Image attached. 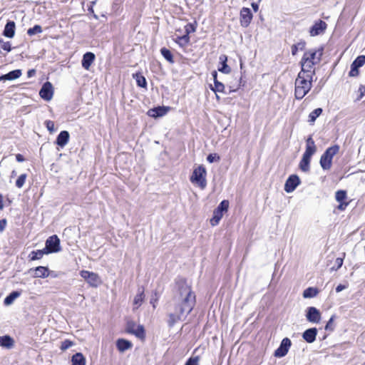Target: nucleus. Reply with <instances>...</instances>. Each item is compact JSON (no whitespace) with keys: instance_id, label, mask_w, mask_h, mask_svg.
Returning a JSON list of instances; mask_svg holds the SVG:
<instances>
[{"instance_id":"obj_1","label":"nucleus","mask_w":365,"mask_h":365,"mask_svg":"<svg viewBox=\"0 0 365 365\" xmlns=\"http://www.w3.org/2000/svg\"><path fill=\"white\" fill-rule=\"evenodd\" d=\"M195 296L190 286L184 279L176 282L174 297L168 307V324L173 327L177 322L183 321L192 310Z\"/></svg>"},{"instance_id":"obj_2","label":"nucleus","mask_w":365,"mask_h":365,"mask_svg":"<svg viewBox=\"0 0 365 365\" xmlns=\"http://www.w3.org/2000/svg\"><path fill=\"white\" fill-rule=\"evenodd\" d=\"M313 73L300 71L294 83V96L302 100L312 87Z\"/></svg>"},{"instance_id":"obj_3","label":"nucleus","mask_w":365,"mask_h":365,"mask_svg":"<svg viewBox=\"0 0 365 365\" xmlns=\"http://www.w3.org/2000/svg\"><path fill=\"white\" fill-rule=\"evenodd\" d=\"M322 56V50L311 49L305 52L301 61V71L313 73V75H314V70H312L313 66L320 61Z\"/></svg>"},{"instance_id":"obj_4","label":"nucleus","mask_w":365,"mask_h":365,"mask_svg":"<svg viewBox=\"0 0 365 365\" xmlns=\"http://www.w3.org/2000/svg\"><path fill=\"white\" fill-rule=\"evenodd\" d=\"M339 146L334 145L328 148L320 158V165L323 170H329L331 167L332 158L339 151Z\"/></svg>"},{"instance_id":"obj_5","label":"nucleus","mask_w":365,"mask_h":365,"mask_svg":"<svg viewBox=\"0 0 365 365\" xmlns=\"http://www.w3.org/2000/svg\"><path fill=\"white\" fill-rule=\"evenodd\" d=\"M206 175L205 168L203 165H199L194 169L190 177V181L201 189H204L207 185Z\"/></svg>"},{"instance_id":"obj_6","label":"nucleus","mask_w":365,"mask_h":365,"mask_svg":"<svg viewBox=\"0 0 365 365\" xmlns=\"http://www.w3.org/2000/svg\"><path fill=\"white\" fill-rule=\"evenodd\" d=\"M44 250L48 254L59 252L61 250L59 238L56 235L49 237L46 241Z\"/></svg>"},{"instance_id":"obj_7","label":"nucleus","mask_w":365,"mask_h":365,"mask_svg":"<svg viewBox=\"0 0 365 365\" xmlns=\"http://www.w3.org/2000/svg\"><path fill=\"white\" fill-rule=\"evenodd\" d=\"M80 275L91 286L96 287L100 283L101 279L98 274L89 272L87 270H82Z\"/></svg>"},{"instance_id":"obj_8","label":"nucleus","mask_w":365,"mask_h":365,"mask_svg":"<svg viewBox=\"0 0 365 365\" xmlns=\"http://www.w3.org/2000/svg\"><path fill=\"white\" fill-rule=\"evenodd\" d=\"M365 64V56H358L351 64V70L349 72V76L356 77L359 74V68Z\"/></svg>"},{"instance_id":"obj_9","label":"nucleus","mask_w":365,"mask_h":365,"mask_svg":"<svg viewBox=\"0 0 365 365\" xmlns=\"http://www.w3.org/2000/svg\"><path fill=\"white\" fill-rule=\"evenodd\" d=\"M322 314L319 309L314 307H309L306 310V319L313 324H318L321 321Z\"/></svg>"},{"instance_id":"obj_10","label":"nucleus","mask_w":365,"mask_h":365,"mask_svg":"<svg viewBox=\"0 0 365 365\" xmlns=\"http://www.w3.org/2000/svg\"><path fill=\"white\" fill-rule=\"evenodd\" d=\"M292 345L291 340L289 338H284L281 341L279 346L275 350L274 356L276 357H283L287 353Z\"/></svg>"},{"instance_id":"obj_11","label":"nucleus","mask_w":365,"mask_h":365,"mask_svg":"<svg viewBox=\"0 0 365 365\" xmlns=\"http://www.w3.org/2000/svg\"><path fill=\"white\" fill-rule=\"evenodd\" d=\"M40 96L45 101H50L53 98V88L51 83L47 81L43 83L39 91Z\"/></svg>"},{"instance_id":"obj_12","label":"nucleus","mask_w":365,"mask_h":365,"mask_svg":"<svg viewBox=\"0 0 365 365\" xmlns=\"http://www.w3.org/2000/svg\"><path fill=\"white\" fill-rule=\"evenodd\" d=\"M300 184V179L297 175H290L284 184V190L287 193L293 192Z\"/></svg>"},{"instance_id":"obj_13","label":"nucleus","mask_w":365,"mask_h":365,"mask_svg":"<svg viewBox=\"0 0 365 365\" xmlns=\"http://www.w3.org/2000/svg\"><path fill=\"white\" fill-rule=\"evenodd\" d=\"M253 18L251 10L249 8L243 7L240 11V24L242 27L247 28L251 23Z\"/></svg>"},{"instance_id":"obj_14","label":"nucleus","mask_w":365,"mask_h":365,"mask_svg":"<svg viewBox=\"0 0 365 365\" xmlns=\"http://www.w3.org/2000/svg\"><path fill=\"white\" fill-rule=\"evenodd\" d=\"M127 331L129 333L135 334L138 338H143L145 335V330L142 325L136 324L131 322H128L127 325Z\"/></svg>"},{"instance_id":"obj_15","label":"nucleus","mask_w":365,"mask_h":365,"mask_svg":"<svg viewBox=\"0 0 365 365\" xmlns=\"http://www.w3.org/2000/svg\"><path fill=\"white\" fill-rule=\"evenodd\" d=\"M327 26V24L324 21L319 20L311 27L309 31L310 35L312 36H315L323 34L325 31Z\"/></svg>"},{"instance_id":"obj_16","label":"nucleus","mask_w":365,"mask_h":365,"mask_svg":"<svg viewBox=\"0 0 365 365\" xmlns=\"http://www.w3.org/2000/svg\"><path fill=\"white\" fill-rule=\"evenodd\" d=\"M317 147L312 136H309L307 139L306 150L303 155L309 158H312V156L316 153Z\"/></svg>"},{"instance_id":"obj_17","label":"nucleus","mask_w":365,"mask_h":365,"mask_svg":"<svg viewBox=\"0 0 365 365\" xmlns=\"http://www.w3.org/2000/svg\"><path fill=\"white\" fill-rule=\"evenodd\" d=\"M317 335V328H309L304 331V333L302 334V338L305 341L311 344L316 340Z\"/></svg>"},{"instance_id":"obj_18","label":"nucleus","mask_w":365,"mask_h":365,"mask_svg":"<svg viewBox=\"0 0 365 365\" xmlns=\"http://www.w3.org/2000/svg\"><path fill=\"white\" fill-rule=\"evenodd\" d=\"M94 60H95V55H94V53H93L91 52L86 53L83 55V56L82 66L86 70H89L90 66L93 63Z\"/></svg>"},{"instance_id":"obj_19","label":"nucleus","mask_w":365,"mask_h":365,"mask_svg":"<svg viewBox=\"0 0 365 365\" xmlns=\"http://www.w3.org/2000/svg\"><path fill=\"white\" fill-rule=\"evenodd\" d=\"M168 110V108L166 107H158L148 110V115L153 118H158L163 116L166 114Z\"/></svg>"},{"instance_id":"obj_20","label":"nucleus","mask_w":365,"mask_h":365,"mask_svg":"<svg viewBox=\"0 0 365 365\" xmlns=\"http://www.w3.org/2000/svg\"><path fill=\"white\" fill-rule=\"evenodd\" d=\"M69 140V133L66 130L61 131L57 138L56 143L61 148H63L68 142Z\"/></svg>"},{"instance_id":"obj_21","label":"nucleus","mask_w":365,"mask_h":365,"mask_svg":"<svg viewBox=\"0 0 365 365\" xmlns=\"http://www.w3.org/2000/svg\"><path fill=\"white\" fill-rule=\"evenodd\" d=\"M14 346V340L9 335L0 336V346L11 349Z\"/></svg>"},{"instance_id":"obj_22","label":"nucleus","mask_w":365,"mask_h":365,"mask_svg":"<svg viewBox=\"0 0 365 365\" xmlns=\"http://www.w3.org/2000/svg\"><path fill=\"white\" fill-rule=\"evenodd\" d=\"M21 76V70L16 69L9 72L8 73L1 76L2 81H13L19 78Z\"/></svg>"},{"instance_id":"obj_23","label":"nucleus","mask_w":365,"mask_h":365,"mask_svg":"<svg viewBox=\"0 0 365 365\" xmlns=\"http://www.w3.org/2000/svg\"><path fill=\"white\" fill-rule=\"evenodd\" d=\"M144 291L139 289L138 294L135 295L133 299V310L138 309L141 306L144 301Z\"/></svg>"},{"instance_id":"obj_24","label":"nucleus","mask_w":365,"mask_h":365,"mask_svg":"<svg viewBox=\"0 0 365 365\" xmlns=\"http://www.w3.org/2000/svg\"><path fill=\"white\" fill-rule=\"evenodd\" d=\"M34 277H41V278H46L49 275L48 269L46 267L39 266L35 268L34 270Z\"/></svg>"},{"instance_id":"obj_25","label":"nucleus","mask_w":365,"mask_h":365,"mask_svg":"<svg viewBox=\"0 0 365 365\" xmlns=\"http://www.w3.org/2000/svg\"><path fill=\"white\" fill-rule=\"evenodd\" d=\"M15 34V23L14 21H9L5 26L4 30V35L9 38H12Z\"/></svg>"},{"instance_id":"obj_26","label":"nucleus","mask_w":365,"mask_h":365,"mask_svg":"<svg viewBox=\"0 0 365 365\" xmlns=\"http://www.w3.org/2000/svg\"><path fill=\"white\" fill-rule=\"evenodd\" d=\"M116 346L120 351L123 352L130 349L132 344L128 340L120 339L117 341Z\"/></svg>"},{"instance_id":"obj_27","label":"nucleus","mask_w":365,"mask_h":365,"mask_svg":"<svg viewBox=\"0 0 365 365\" xmlns=\"http://www.w3.org/2000/svg\"><path fill=\"white\" fill-rule=\"evenodd\" d=\"M212 76H213V78H214V83H215V86L214 87H212V90L214 91V92H224V90H225V86L223 83L219 82L217 80V72L216 71H214L212 73Z\"/></svg>"},{"instance_id":"obj_28","label":"nucleus","mask_w":365,"mask_h":365,"mask_svg":"<svg viewBox=\"0 0 365 365\" xmlns=\"http://www.w3.org/2000/svg\"><path fill=\"white\" fill-rule=\"evenodd\" d=\"M72 365H86V359L81 353L75 354L71 359Z\"/></svg>"},{"instance_id":"obj_29","label":"nucleus","mask_w":365,"mask_h":365,"mask_svg":"<svg viewBox=\"0 0 365 365\" xmlns=\"http://www.w3.org/2000/svg\"><path fill=\"white\" fill-rule=\"evenodd\" d=\"M310 161L311 158L302 155V158L299 163V168L304 173H307L310 170Z\"/></svg>"},{"instance_id":"obj_30","label":"nucleus","mask_w":365,"mask_h":365,"mask_svg":"<svg viewBox=\"0 0 365 365\" xmlns=\"http://www.w3.org/2000/svg\"><path fill=\"white\" fill-rule=\"evenodd\" d=\"M220 61L222 63V67L219 68V71L224 73H229L231 71L230 68L227 64V57L225 55H221L220 56Z\"/></svg>"},{"instance_id":"obj_31","label":"nucleus","mask_w":365,"mask_h":365,"mask_svg":"<svg viewBox=\"0 0 365 365\" xmlns=\"http://www.w3.org/2000/svg\"><path fill=\"white\" fill-rule=\"evenodd\" d=\"M47 254L48 253L46 252V250L43 248V250H38L36 251L31 252L29 257L31 260H36V259H41L44 255H47Z\"/></svg>"},{"instance_id":"obj_32","label":"nucleus","mask_w":365,"mask_h":365,"mask_svg":"<svg viewBox=\"0 0 365 365\" xmlns=\"http://www.w3.org/2000/svg\"><path fill=\"white\" fill-rule=\"evenodd\" d=\"M21 293L19 292H12L4 299V304L10 305L14 301L20 296Z\"/></svg>"},{"instance_id":"obj_33","label":"nucleus","mask_w":365,"mask_h":365,"mask_svg":"<svg viewBox=\"0 0 365 365\" xmlns=\"http://www.w3.org/2000/svg\"><path fill=\"white\" fill-rule=\"evenodd\" d=\"M223 216V213L220 212V211L217 210L216 209L214 210L213 217L210 220V223L212 226L217 225Z\"/></svg>"},{"instance_id":"obj_34","label":"nucleus","mask_w":365,"mask_h":365,"mask_svg":"<svg viewBox=\"0 0 365 365\" xmlns=\"http://www.w3.org/2000/svg\"><path fill=\"white\" fill-rule=\"evenodd\" d=\"M133 78L135 79L137 85L141 88H145L147 86L146 79L140 73L133 74Z\"/></svg>"},{"instance_id":"obj_35","label":"nucleus","mask_w":365,"mask_h":365,"mask_svg":"<svg viewBox=\"0 0 365 365\" xmlns=\"http://www.w3.org/2000/svg\"><path fill=\"white\" fill-rule=\"evenodd\" d=\"M318 294V291L316 288L309 287L306 289L303 292V297L304 298H312L317 296Z\"/></svg>"},{"instance_id":"obj_36","label":"nucleus","mask_w":365,"mask_h":365,"mask_svg":"<svg viewBox=\"0 0 365 365\" xmlns=\"http://www.w3.org/2000/svg\"><path fill=\"white\" fill-rule=\"evenodd\" d=\"M322 113V109L320 108L314 109L309 115V121L314 123L317 117H319Z\"/></svg>"},{"instance_id":"obj_37","label":"nucleus","mask_w":365,"mask_h":365,"mask_svg":"<svg viewBox=\"0 0 365 365\" xmlns=\"http://www.w3.org/2000/svg\"><path fill=\"white\" fill-rule=\"evenodd\" d=\"M160 53L162 54V56L168 61H169L170 63H173L174 61H173V56L171 53V52L170 51V50H168V48H162L160 49Z\"/></svg>"},{"instance_id":"obj_38","label":"nucleus","mask_w":365,"mask_h":365,"mask_svg":"<svg viewBox=\"0 0 365 365\" xmlns=\"http://www.w3.org/2000/svg\"><path fill=\"white\" fill-rule=\"evenodd\" d=\"M26 174H21L16 181V186L19 188H21L26 180Z\"/></svg>"},{"instance_id":"obj_39","label":"nucleus","mask_w":365,"mask_h":365,"mask_svg":"<svg viewBox=\"0 0 365 365\" xmlns=\"http://www.w3.org/2000/svg\"><path fill=\"white\" fill-rule=\"evenodd\" d=\"M41 32H42V29H41V27L39 25H35L34 27L30 28L27 31V34L29 36H33L34 34H40Z\"/></svg>"},{"instance_id":"obj_40","label":"nucleus","mask_w":365,"mask_h":365,"mask_svg":"<svg viewBox=\"0 0 365 365\" xmlns=\"http://www.w3.org/2000/svg\"><path fill=\"white\" fill-rule=\"evenodd\" d=\"M335 197L336 201L341 202L346 199V193L344 190H339L336 192Z\"/></svg>"},{"instance_id":"obj_41","label":"nucleus","mask_w":365,"mask_h":365,"mask_svg":"<svg viewBox=\"0 0 365 365\" xmlns=\"http://www.w3.org/2000/svg\"><path fill=\"white\" fill-rule=\"evenodd\" d=\"M229 207V202L227 200H222L218 207L216 208L217 210L220 211L223 213L224 211H227Z\"/></svg>"},{"instance_id":"obj_42","label":"nucleus","mask_w":365,"mask_h":365,"mask_svg":"<svg viewBox=\"0 0 365 365\" xmlns=\"http://www.w3.org/2000/svg\"><path fill=\"white\" fill-rule=\"evenodd\" d=\"M0 48L7 52H9L11 50L10 42H5L1 39L0 40Z\"/></svg>"},{"instance_id":"obj_43","label":"nucleus","mask_w":365,"mask_h":365,"mask_svg":"<svg viewBox=\"0 0 365 365\" xmlns=\"http://www.w3.org/2000/svg\"><path fill=\"white\" fill-rule=\"evenodd\" d=\"M199 356L190 357L185 363V365H199Z\"/></svg>"},{"instance_id":"obj_44","label":"nucleus","mask_w":365,"mask_h":365,"mask_svg":"<svg viewBox=\"0 0 365 365\" xmlns=\"http://www.w3.org/2000/svg\"><path fill=\"white\" fill-rule=\"evenodd\" d=\"M334 316H332L329 320L328 321L327 324L325 326V329L327 331H333L334 329Z\"/></svg>"},{"instance_id":"obj_45","label":"nucleus","mask_w":365,"mask_h":365,"mask_svg":"<svg viewBox=\"0 0 365 365\" xmlns=\"http://www.w3.org/2000/svg\"><path fill=\"white\" fill-rule=\"evenodd\" d=\"M45 125L47 128V129L51 132L53 133L55 131V125L54 123L51 120H46Z\"/></svg>"},{"instance_id":"obj_46","label":"nucleus","mask_w":365,"mask_h":365,"mask_svg":"<svg viewBox=\"0 0 365 365\" xmlns=\"http://www.w3.org/2000/svg\"><path fill=\"white\" fill-rule=\"evenodd\" d=\"M207 160L209 163H212L220 160V157L217 154H210Z\"/></svg>"},{"instance_id":"obj_47","label":"nucleus","mask_w":365,"mask_h":365,"mask_svg":"<svg viewBox=\"0 0 365 365\" xmlns=\"http://www.w3.org/2000/svg\"><path fill=\"white\" fill-rule=\"evenodd\" d=\"M73 342L69 340H66L62 342L61 349V350H66L73 346Z\"/></svg>"},{"instance_id":"obj_48","label":"nucleus","mask_w":365,"mask_h":365,"mask_svg":"<svg viewBox=\"0 0 365 365\" xmlns=\"http://www.w3.org/2000/svg\"><path fill=\"white\" fill-rule=\"evenodd\" d=\"M359 92L360 93V96L359 97V99L362 98L365 96V86H360L359 88Z\"/></svg>"},{"instance_id":"obj_49","label":"nucleus","mask_w":365,"mask_h":365,"mask_svg":"<svg viewBox=\"0 0 365 365\" xmlns=\"http://www.w3.org/2000/svg\"><path fill=\"white\" fill-rule=\"evenodd\" d=\"M335 263L336 264V269H339L343 264V259L341 257H338L336 259Z\"/></svg>"},{"instance_id":"obj_50","label":"nucleus","mask_w":365,"mask_h":365,"mask_svg":"<svg viewBox=\"0 0 365 365\" xmlns=\"http://www.w3.org/2000/svg\"><path fill=\"white\" fill-rule=\"evenodd\" d=\"M6 225V220L5 219L0 220V232H3Z\"/></svg>"},{"instance_id":"obj_51","label":"nucleus","mask_w":365,"mask_h":365,"mask_svg":"<svg viewBox=\"0 0 365 365\" xmlns=\"http://www.w3.org/2000/svg\"><path fill=\"white\" fill-rule=\"evenodd\" d=\"M346 288V285L339 284V285L336 287V292H341L342 290L345 289Z\"/></svg>"},{"instance_id":"obj_52","label":"nucleus","mask_w":365,"mask_h":365,"mask_svg":"<svg viewBox=\"0 0 365 365\" xmlns=\"http://www.w3.org/2000/svg\"><path fill=\"white\" fill-rule=\"evenodd\" d=\"M36 73V70L35 69H31V70H29L28 72H27V76L29 78H31L32 76H34Z\"/></svg>"},{"instance_id":"obj_53","label":"nucleus","mask_w":365,"mask_h":365,"mask_svg":"<svg viewBox=\"0 0 365 365\" xmlns=\"http://www.w3.org/2000/svg\"><path fill=\"white\" fill-rule=\"evenodd\" d=\"M16 160H17L18 162H23V161H24V156H23L22 155H21V154H17V155H16Z\"/></svg>"},{"instance_id":"obj_54","label":"nucleus","mask_w":365,"mask_h":365,"mask_svg":"<svg viewBox=\"0 0 365 365\" xmlns=\"http://www.w3.org/2000/svg\"><path fill=\"white\" fill-rule=\"evenodd\" d=\"M190 29H191L192 31H195V28H194V26L192 24H187L186 26V31L187 33L190 32Z\"/></svg>"},{"instance_id":"obj_55","label":"nucleus","mask_w":365,"mask_h":365,"mask_svg":"<svg viewBox=\"0 0 365 365\" xmlns=\"http://www.w3.org/2000/svg\"><path fill=\"white\" fill-rule=\"evenodd\" d=\"M4 197L1 194H0V210H2L4 209Z\"/></svg>"},{"instance_id":"obj_56","label":"nucleus","mask_w":365,"mask_h":365,"mask_svg":"<svg viewBox=\"0 0 365 365\" xmlns=\"http://www.w3.org/2000/svg\"><path fill=\"white\" fill-rule=\"evenodd\" d=\"M252 7L255 12L259 9V5L256 3H252Z\"/></svg>"},{"instance_id":"obj_57","label":"nucleus","mask_w":365,"mask_h":365,"mask_svg":"<svg viewBox=\"0 0 365 365\" xmlns=\"http://www.w3.org/2000/svg\"><path fill=\"white\" fill-rule=\"evenodd\" d=\"M297 50V46H295V45L293 46H292V53L293 55L296 54Z\"/></svg>"},{"instance_id":"obj_58","label":"nucleus","mask_w":365,"mask_h":365,"mask_svg":"<svg viewBox=\"0 0 365 365\" xmlns=\"http://www.w3.org/2000/svg\"><path fill=\"white\" fill-rule=\"evenodd\" d=\"M16 175V171H15V170H13V171L11 172V177H14Z\"/></svg>"},{"instance_id":"obj_59","label":"nucleus","mask_w":365,"mask_h":365,"mask_svg":"<svg viewBox=\"0 0 365 365\" xmlns=\"http://www.w3.org/2000/svg\"><path fill=\"white\" fill-rule=\"evenodd\" d=\"M339 209H340V210L344 209L343 204H341H341L339 205Z\"/></svg>"},{"instance_id":"obj_60","label":"nucleus","mask_w":365,"mask_h":365,"mask_svg":"<svg viewBox=\"0 0 365 365\" xmlns=\"http://www.w3.org/2000/svg\"><path fill=\"white\" fill-rule=\"evenodd\" d=\"M300 45H302V46H304V43H298V46H300ZM302 48V47H301V48Z\"/></svg>"},{"instance_id":"obj_61","label":"nucleus","mask_w":365,"mask_h":365,"mask_svg":"<svg viewBox=\"0 0 365 365\" xmlns=\"http://www.w3.org/2000/svg\"><path fill=\"white\" fill-rule=\"evenodd\" d=\"M216 98H217V99H219V98H220V97H219L217 95H216Z\"/></svg>"}]
</instances>
